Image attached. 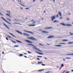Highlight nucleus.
<instances>
[{
    "label": "nucleus",
    "mask_w": 73,
    "mask_h": 73,
    "mask_svg": "<svg viewBox=\"0 0 73 73\" xmlns=\"http://www.w3.org/2000/svg\"><path fill=\"white\" fill-rule=\"evenodd\" d=\"M37 50H38V51H39V52H42V51L38 49H37Z\"/></svg>",
    "instance_id": "b1692460"
},
{
    "label": "nucleus",
    "mask_w": 73,
    "mask_h": 73,
    "mask_svg": "<svg viewBox=\"0 0 73 73\" xmlns=\"http://www.w3.org/2000/svg\"><path fill=\"white\" fill-rule=\"evenodd\" d=\"M66 59H70L71 58H69V57H66Z\"/></svg>",
    "instance_id": "a878e982"
},
{
    "label": "nucleus",
    "mask_w": 73,
    "mask_h": 73,
    "mask_svg": "<svg viewBox=\"0 0 73 73\" xmlns=\"http://www.w3.org/2000/svg\"><path fill=\"white\" fill-rule=\"evenodd\" d=\"M53 29V27H47L45 28V29Z\"/></svg>",
    "instance_id": "6e6552de"
},
{
    "label": "nucleus",
    "mask_w": 73,
    "mask_h": 73,
    "mask_svg": "<svg viewBox=\"0 0 73 73\" xmlns=\"http://www.w3.org/2000/svg\"><path fill=\"white\" fill-rule=\"evenodd\" d=\"M40 45H41V46H42V44H39Z\"/></svg>",
    "instance_id": "3c124183"
},
{
    "label": "nucleus",
    "mask_w": 73,
    "mask_h": 73,
    "mask_svg": "<svg viewBox=\"0 0 73 73\" xmlns=\"http://www.w3.org/2000/svg\"><path fill=\"white\" fill-rule=\"evenodd\" d=\"M70 35H73V34L71 33H70Z\"/></svg>",
    "instance_id": "a19ab883"
},
{
    "label": "nucleus",
    "mask_w": 73,
    "mask_h": 73,
    "mask_svg": "<svg viewBox=\"0 0 73 73\" xmlns=\"http://www.w3.org/2000/svg\"><path fill=\"white\" fill-rule=\"evenodd\" d=\"M38 64H42V62H38Z\"/></svg>",
    "instance_id": "412c9836"
},
{
    "label": "nucleus",
    "mask_w": 73,
    "mask_h": 73,
    "mask_svg": "<svg viewBox=\"0 0 73 73\" xmlns=\"http://www.w3.org/2000/svg\"><path fill=\"white\" fill-rule=\"evenodd\" d=\"M66 20H68V21H69V18H67Z\"/></svg>",
    "instance_id": "f704fd0d"
},
{
    "label": "nucleus",
    "mask_w": 73,
    "mask_h": 73,
    "mask_svg": "<svg viewBox=\"0 0 73 73\" xmlns=\"http://www.w3.org/2000/svg\"><path fill=\"white\" fill-rule=\"evenodd\" d=\"M72 43H73V42H69L68 43V44H72Z\"/></svg>",
    "instance_id": "c85d7f7f"
},
{
    "label": "nucleus",
    "mask_w": 73,
    "mask_h": 73,
    "mask_svg": "<svg viewBox=\"0 0 73 73\" xmlns=\"http://www.w3.org/2000/svg\"><path fill=\"white\" fill-rule=\"evenodd\" d=\"M25 32H27V33H31V34H33V35L34 34V33L31 32V31H25Z\"/></svg>",
    "instance_id": "39448f33"
},
{
    "label": "nucleus",
    "mask_w": 73,
    "mask_h": 73,
    "mask_svg": "<svg viewBox=\"0 0 73 73\" xmlns=\"http://www.w3.org/2000/svg\"><path fill=\"white\" fill-rule=\"evenodd\" d=\"M21 5H22V6H23V7H24V5L22 4H21Z\"/></svg>",
    "instance_id": "a18cd8bd"
},
{
    "label": "nucleus",
    "mask_w": 73,
    "mask_h": 73,
    "mask_svg": "<svg viewBox=\"0 0 73 73\" xmlns=\"http://www.w3.org/2000/svg\"><path fill=\"white\" fill-rule=\"evenodd\" d=\"M11 42H14V43H16V42L13 41V40H12L11 41Z\"/></svg>",
    "instance_id": "72a5a7b5"
},
{
    "label": "nucleus",
    "mask_w": 73,
    "mask_h": 73,
    "mask_svg": "<svg viewBox=\"0 0 73 73\" xmlns=\"http://www.w3.org/2000/svg\"><path fill=\"white\" fill-rule=\"evenodd\" d=\"M50 73V72L48 71V72H46L44 73Z\"/></svg>",
    "instance_id": "58836bf2"
},
{
    "label": "nucleus",
    "mask_w": 73,
    "mask_h": 73,
    "mask_svg": "<svg viewBox=\"0 0 73 73\" xmlns=\"http://www.w3.org/2000/svg\"><path fill=\"white\" fill-rule=\"evenodd\" d=\"M65 72H66V71H64L62 73H64Z\"/></svg>",
    "instance_id": "0e129e2a"
},
{
    "label": "nucleus",
    "mask_w": 73,
    "mask_h": 73,
    "mask_svg": "<svg viewBox=\"0 0 73 73\" xmlns=\"http://www.w3.org/2000/svg\"><path fill=\"white\" fill-rule=\"evenodd\" d=\"M1 19H3V20H4V21H5L6 22V23H7L8 24H9L10 25H12V24H11V23L8 22V21H7V20H6L5 19H4V18H3V17H1Z\"/></svg>",
    "instance_id": "7ed1b4c3"
},
{
    "label": "nucleus",
    "mask_w": 73,
    "mask_h": 73,
    "mask_svg": "<svg viewBox=\"0 0 73 73\" xmlns=\"http://www.w3.org/2000/svg\"><path fill=\"white\" fill-rule=\"evenodd\" d=\"M31 38L28 37V38L30 40H33V41H37V40L36 39V38H35L33 37H31Z\"/></svg>",
    "instance_id": "f257e3e1"
},
{
    "label": "nucleus",
    "mask_w": 73,
    "mask_h": 73,
    "mask_svg": "<svg viewBox=\"0 0 73 73\" xmlns=\"http://www.w3.org/2000/svg\"><path fill=\"white\" fill-rule=\"evenodd\" d=\"M21 9H22V10H23V8L21 7Z\"/></svg>",
    "instance_id": "13d9d810"
},
{
    "label": "nucleus",
    "mask_w": 73,
    "mask_h": 73,
    "mask_svg": "<svg viewBox=\"0 0 73 73\" xmlns=\"http://www.w3.org/2000/svg\"><path fill=\"white\" fill-rule=\"evenodd\" d=\"M3 24H4V25H5V27H6V26H7L4 23H3Z\"/></svg>",
    "instance_id": "09e8293b"
},
{
    "label": "nucleus",
    "mask_w": 73,
    "mask_h": 73,
    "mask_svg": "<svg viewBox=\"0 0 73 73\" xmlns=\"http://www.w3.org/2000/svg\"><path fill=\"white\" fill-rule=\"evenodd\" d=\"M36 23V21H33V23Z\"/></svg>",
    "instance_id": "864d4df0"
},
{
    "label": "nucleus",
    "mask_w": 73,
    "mask_h": 73,
    "mask_svg": "<svg viewBox=\"0 0 73 73\" xmlns=\"http://www.w3.org/2000/svg\"><path fill=\"white\" fill-rule=\"evenodd\" d=\"M27 45H31V46H34V47H35L36 46L32 44H27Z\"/></svg>",
    "instance_id": "f8f14e48"
},
{
    "label": "nucleus",
    "mask_w": 73,
    "mask_h": 73,
    "mask_svg": "<svg viewBox=\"0 0 73 73\" xmlns=\"http://www.w3.org/2000/svg\"><path fill=\"white\" fill-rule=\"evenodd\" d=\"M43 19H44V18H42L41 20H43Z\"/></svg>",
    "instance_id": "338daca9"
},
{
    "label": "nucleus",
    "mask_w": 73,
    "mask_h": 73,
    "mask_svg": "<svg viewBox=\"0 0 73 73\" xmlns=\"http://www.w3.org/2000/svg\"><path fill=\"white\" fill-rule=\"evenodd\" d=\"M56 18V15L52 17H51V21H53Z\"/></svg>",
    "instance_id": "f03ea898"
},
{
    "label": "nucleus",
    "mask_w": 73,
    "mask_h": 73,
    "mask_svg": "<svg viewBox=\"0 0 73 73\" xmlns=\"http://www.w3.org/2000/svg\"><path fill=\"white\" fill-rule=\"evenodd\" d=\"M36 57H40V58H42V57L41 56H36Z\"/></svg>",
    "instance_id": "bb28decb"
},
{
    "label": "nucleus",
    "mask_w": 73,
    "mask_h": 73,
    "mask_svg": "<svg viewBox=\"0 0 73 73\" xmlns=\"http://www.w3.org/2000/svg\"><path fill=\"white\" fill-rule=\"evenodd\" d=\"M24 57L25 58H27V57L26 56H25Z\"/></svg>",
    "instance_id": "5fc2aeb1"
},
{
    "label": "nucleus",
    "mask_w": 73,
    "mask_h": 73,
    "mask_svg": "<svg viewBox=\"0 0 73 73\" xmlns=\"http://www.w3.org/2000/svg\"><path fill=\"white\" fill-rule=\"evenodd\" d=\"M25 9H29V8H25Z\"/></svg>",
    "instance_id": "49530a36"
},
{
    "label": "nucleus",
    "mask_w": 73,
    "mask_h": 73,
    "mask_svg": "<svg viewBox=\"0 0 73 73\" xmlns=\"http://www.w3.org/2000/svg\"><path fill=\"white\" fill-rule=\"evenodd\" d=\"M43 70H44V69H42L41 70H38V72H41V71H43Z\"/></svg>",
    "instance_id": "a211bd4d"
},
{
    "label": "nucleus",
    "mask_w": 73,
    "mask_h": 73,
    "mask_svg": "<svg viewBox=\"0 0 73 73\" xmlns=\"http://www.w3.org/2000/svg\"><path fill=\"white\" fill-rule=\"evenodd\" d=\"M2 54H4V52H2Z\"/></svg>",
    "instance_id": "6e6d98bb"
},
{
    "label": "nucleus",
    "mask_w": 73,
    "mask_h": 73,
    "mask_svg": "<svg viewBox=\"0 0 73 73\" xmlns=\"http://www.w3.org/2000/svg\"><path fill=\"white\" fill-rule=\"evenodd\" d=\"M19 24V25H21V24H20V23H13V24Z\"/></svg>",
    "instance_id": "2eb2a0df"
},
{
    "label": "nucleus",
    "mask_w": 73,
    "mask_h": 73,
    "mask_svg": "<svg viewBox=\"0 0 73 73\" xmlns=\"http://www.w3.org/2000/svg\"><path fill=\"white\" fill-rule=\"evenodd\" d=\"M55 1V0H53V2Z\"/></svg>",
    "instance_id": "052dcab7"
},
{
    "label": "nucleus",
    "mask_w": 73,
    "mask_h": 73,
    "mask_svg": "<svg viewBox=\"0 0 73 73\" xmlns=\"http://www.w3.org/2000/svg\"><path fill=\"white\" fill-rule=\"evenodd\" d=\"M7 37H9V38H11V37L10 36H7Z\"/></svg>",
    "instance_id": "c03bdc74"
},
{
    "label": "nucleus",
    "mask_w": 73,
    "mask_h": 73,
    "mask_svg": "<svg viewBox=\"0 0 73 73\" xmlns=\"http://www.w3.org/2000/svg\"><path fill=\"white\" fill-rule=\"evenodd\" d=\"M25 41H26V42H28L29 43H30L31 44H33V42L29 40H25Z\"/></svg>",
    "instance_id": "20e7f679"
},
{
    "label": "nucleus",
    "mask_w": 73,
    "mask_h": 73,
    "mask_svg": "<svg viewBox=\"0 0 73 73\" xmlns=\"http://www.w3.org/2000/svg\"><path fill=\"white\" fill-rule=\"evenodd\" d=\"M36 53H38V54H41V55H44V54L42 53H40V52H36Z\"/></svg>",
    "instance_id": "9b49d317"
},
{
    "label": "nucleus",
    "mask_w": 73,
    "mask_h": 73,
    "mask_svg": "<svg viewBox=\"0 0 73 73\" xmlns=\"http://www.w3.org/2000/svg\"><path fill=\"white\" fill-rule=\"evenodd\" d=\"M0 15H1V16H3V14H2V13H0Z\"/></svg>",
    "instance_id": "e433bc0d"
},
{
    "label": "nucleus",
    "mask_w": 73,
    "mask_h": 73,
    "mask_svg": "<svg viewBox=\"0 0 73 73\" xmlns=\"http://www.w3.org/2000/svg\"><path fill=\"white\" fill-rule=\"evenodd\" d=\"M36 25H29L30 27H35Z\"/></svg>",
    "instance_id": "f3484780"
},
{
    "label": "nucleus",
    "mask_w": 73,
    "mask_h": 73,
    "mask_svg": "<svg viewBox=\"0 0 73 73\" xmlns=\"http://www.w3.org/2000/svg\"><path fill=\"white\" fill-rule=\"evenodd\" d=\"M59 15H60V16H62V15H61V13L60 12H59Z\"/></svg>",
    "instance_id": "4be33fe9"
},
{
    "label": "nucleus",
    "mask_w": 73,
    "mask_h": 73,
    "mask_svg": "<svg viewBox=\"0 0 73 73\" xmlns=\"http://www.w3.org/2000/svg\"><path fill=\"white\" fill-rule=\"evenodd\" d=\"M6 27H7L8 28V29H9V27H8V26L6 25Z\"/></svg>",
    "instance_id": "c9c22d12"
},
{
    "label": "nucleus",
    "mask_w": 73,
    "mask_h": 73,
    "mask_svg": "<svg viewBox=\"0 0 73 73\" xmlns=\"http://www.w3.org/2000/svg\"><path fill=\"white\" fill-rule=\"evenodd\" d=\"M73 72V70H72V72Z\"/></svg>",
    "instance_id": "774afa93"
},
{
    "label": "nucleus",
    "mask_w": 73,
    "mask_h": 73,
    "mask_svg": "<svg viewBox=\"0 0 73 73\" xmlns=\"http://www.w3.org/2000/svg\"><path fill=\"white\" fill-rule=\"evenodd\" d=\"M15 31L16 32H17V33H20V34H21V35H23V33H21V32L19 31L16 30Z\"/></svg>",
    "instance_id": "1a4fd4ad"
},
{
    "label": "nucleus",
    "mask_w": 73,
    "mask_h": 73,
    "mask_svg": "<svg viewBox=\"0 0 73 73\" xmlns=\"http://www.w3.org/2000/svg\"><path fill=\"white\" fill-rule=\"evenodd\" d=\"M14 47H19V46L16 45H15V46H14Z\"/></svg>",
    "instance_id": "7c9ffc66"
},
{
    "label": "nucleus",
    "mask_w": 73,
    "mask_h": 73,
    "mask_svg": "<svg viewBox=\"0 0 73 73\" xmlns=\"http://www.w3.org/2000/svg\"><path fill=\"white\" fill-rule=\"evenodd\" d=\"M24 54H27L26 53H24Z\"/></svg>",
    "instance_id": "bf43d9fd"
},
{
    "label": "nucleus",
    "mask_w": 73,
    "mask_h": 73,
    "mask_svg": "<svg viewBox=\"0 0 73 73\" xmlns=\"http://www.w3.org/2000/svg\"><path fill=\"white\" fill-rule=\"evenodd\" d=\"M6 40H9L8 39V38L6 37Z\"/></svg>",
    "instance_id": "79ce46f5"
},
{
    "label": "nucleus",
    "mask_w": 73,
    "mask_h": 73,
    "mask_svg": "<svg viewBox=\"0 0 73 73\" xmlns=\"http://www.w3.org/2000/svg\"><path fill=\"white\" fill-rule=\"evenodd\" d=\"M53 23H59L58 21H55L53 22Z\"/></svg>",
    "instance_id": "6ab92c4d"
},
{
    "label": "nucleus",
    "mask_w": 73,
    "mask_h": 73,
    "mask_svg": "<svg viewBox=\"0 0 73 73\" xmlns=\"http://www.w3.org/2000/svg\"><path fill=\"white\" fill-rule=\"evenodd\" d=\"M63 19L62 17H60V19Z\"/></svg>",
    "instance_id": "4d7b16f0"
},
{
    "label": "nucleus",
    "mask_w": 73,
    "mask_h": 73,
    "mask_svg": "<svg viewBox=\"0 0 73 73\" xmlns=\"http://www.w3.org/2000/svg\"><path fill=\"white\" fill-rule=\"evenodd\" d=\"M23 35L24 36H29V35L25 33H24L23 34Z\"/></svg>",
    "instance_id": "0eeeda50"
},
{
    "label": "nucleus",
    "mask_w": 73,
    "mask_h": 73,
    "mask_svg": "<svg viewBox=\"0 0 73 73\" xmlns=\"http://www.w3.org/2000/svg\"><path fill=\"white\" fill-rule=\"evenodd\" d=\"M64 66V64H62V65H61V67L62 68V67H63V66Z\"/></svg>",
    "instance_id": "c756f323"
},
{
    "label": "nucleus",
    "mask_w": 73,
    "mask_h": 73,
    "mask_svg": "<svg viewBox=\"0 0 73 73\" xmlns=\"http://www.w3.org/2000/svg\"><path fill=\"white\" fill-rule=\"evenodd\" d=\"M58 17V15H56V17Z\"/></svg>",
    "instance_id": "8fccbe9b"
},
{
    "label": "nucleus",
    "mask_w": 73,
    "mask_h": 73,
    "mask_svg": "<svg viewBox=\"0 0 73 73\" xmlns=\"http://www.w3.org/2000/svg\"><path fill=\"white\" fill-rule=\"evenodd\" d=\"M6 15L7 16H9V15L8 14H6Z\"/></svg>",
    "instance_id": "37998d69"
},
{
    "label": "nucleus",
    "mask_w": 73,
    "mask_h": 73,
    "mask_svg": "<svg viewBox=\"0 0 73 73\" xmlns=\"http://www.w3.org/2000/svg\"><path fill=\"white\" fill-rule=\"evenodd\" d=\"M68 41V40H63V41Z\"/></svg>",
    "instance_id": "393cba45"
},
{
    "label": "nucleus",
    "mask_w": 73,
    "mask_h": 73,
    "mask_svg": "<svg viewBox=\"0 0 73 73\" xmlns=\"http://www.w3.org/2000/svg\"><path fill=\"white\" fill-rule=\"evenodd\" d=\"M54 37V36H50L48 37H47V38H53V37Z\"/></svg>",
    "instance_id": "423d86ee"
},
{
    "label": "nucleus",
    "mask_w": 73,
    "mask_h": 73,
    "mask_svg": "<svg viewBox=\"0 0 73 73\" xmlns=\"http://www.w3.org/2000/svg\"><path fill=\"white\" fill-rule=\"evenodd\" d=\"M9 34H10V35H11L12 36H13V37H15V38H16V36H15V35H13L12 34V33H10Z\"/></svg>",
    "instance_id": "4468645a"
},
{
    "label": "nucleus",
    "mask_w": 73,
    "mask_h": 73,
    "mask_svg": "<svg viewBox=\"0 0 73 73\" xmlns=\"http://www.w3.org/2000/svg\"><path fill=\"white\" fill-rule=\"evenodd\" d=\"M33 49H36V48H35V47H33Z\"/></svg>",
    "instance_id": "680f3d73"
},
{
    "label": "nucleus",
    "mask_w": 73,
    "mask_h": 73,
    "mask_svg": "<svg viewBox=\"0 0 73 73\" xmlns=\"http://www.w3.org/2000/svg\"><path fill=\"white\" fill-rule=\"evenodd\" d=\"M37 59L38 60H40V59H39L38 58H37Z\"/></svg>",
    "instance_id": "de8ad7c7"
},
{
    "label": "nucleus",
    "mask_w": 73,
    "mask_h": 73,
    "mask_svg": "<svg viewBox=\"0 0 73 73\" xmlns=\"http://www.w3.org/2000/svg\"><path fill=\"white\" fill-rule=\"evenodd\" d=\"M28 52L29 54H31L32 53L31 52H30L29 51H28Z\"/></svg>",
    "instance_id": "4c0bfd02"
},
{
    "label": "nucleus",
    "mask_w": 73,
    "mask_h": 73,
    "mask_svg": "<svg viewBox=\"0 0 73 73\" xmlns=\"http://www.w3.org/2000/svg\"><path fill=\"white\" fill-rule=\"evenodd\" d=\"M61 44H65L66 43H62Z\"/></svg>",
    "instance_id": "603ef678"
},
{
    "label": "nucleus",
    "mask_w": 73,
    "mask_h": 73,
    "mask_svg": "<svg viewBox=\"0 0 73 73\" xmlns=\"http://www.w3.org/2000/svg\"><path fill=\"white\" fill-rule=\"evenodd\" d=\"M66 25V26H67V27H70L71 26H72V25H70L69 24H67Z\"/></svg>",
    "instance_id": "9d476101"
},
{
    "label": "nucleus",
    "mask_w": 73,
    "mask_h": 73,
    "mask_svg": "<svg viewBox=\"0 0 73 73\" xmlns=\"http://www.w3.org/2000/svg\"><path fill=\"white\" fill-rule=\"evenodd\" d=\"M60 24H61V25H64V26H65V25H65L64 24H63V23H60Z\"/></svg>",
    "instance_id": "5701e85b"
},
{
    "label": "nucleus",
    "mask_w": 73,
    "mask_h": 73,
    "mask_svg": "<svg viewBox=\"0 0 73 73\" xmlns=\"http://www.w3.org/2000/svg\"><path fill=\"white\" fill-rule=\"evenodd\" d=\"M35 0H34L33 1V2H35Z\"/></svg>",
    "instance_id": "e2e57ef3"
},
{
    "label": "nucleus",
    "mask_w": 73,
    "mask_h": 73,
    "mask_svg": "<svg viewBox=\"0 0 73 73\" xmlns=\"http://www.w3.org/2000/svg\"><path fill=\"white\" fill-rule=\"evenodd\" d=\"M42 32L43 33H49L47 31H42Z\"/></svg>",
    "instance_id": "ddd939ff"
},
{
    "label": "nucleus",
    "mask_w": 73,
    "mask_h": 73,
    "mask_svg": "<svg viewBox=\"0 0 73 73\" xmlns=\"http://www.w3.org/2000/svg\"><path fill=\"white\" fill-rule=\"evenodd\" d=\"M19 73H21V72L20 71H19Z\"/></svg>",
    "instance_id": "69168bd1"
},
{
    "label": "nucleus",
    "mask_w": 73,
    "mask_h": 73,
    "mask_svg": "<svg viewBox=\"0 0 73 73\" xmlns=\"http://www.w3.org/2000/svg\"><path fill=\"white\" fill-rule=\"evenodd\" d=\"M67 55H73V54H67Z\"/></svg>",
    "instance_id": "473e14b6"
},
{
    "label": "nucleus",
    "mask_w": 73,
    "mask_h": 73,
    "mask_svg": "<svg viewBox=\"0 0 73 73\" xmlns=\"http://www.w3.org/2000/svg\"><path fill=\"white\" fill-rule=\"evenodd\" d=\"M23 54H19V56H20V57H21L22 56H23Z\"/></svg>",
    "instance_id": "cd10ccee"
},
{
    "label": "nucleus",
    "mask_w": 73,
    "mask_h": 73,
    "mask_svg": "<svg viewBox=\"0 0 73 73\" xmlns=\"http://www.w3.org/2000/svg\"><path fill=\"white\" fill-rule=\"evenodd\" d=\"M42 66H45V65L44 64H42Z\"/></svg>",
    "instance_id": "ea45409f"
},
{
    "label": "nucleus",
    "mask_w": 73,
    "mask_h": 73,
    "mask_svg": "<svg viewBox=\"0 0 73 73\" xmlns=\"http://www.w3.org/2000/svg\"><path fill=\"white\" fill-rule=\"evenodd\" d=\"M8 20H9V21H10V22H11V19H9V18H8L7 19Z\"/></svg>",
    "instance_id": "2f4dec72"
},
{
    "label": "nucleus",
    "mask_w": 73,
    "mask_h": 73,
    "mask_svg": "<svg viewBox=\"0 0 73 73\" xmlns=\"http://www.w3.org/2000/svg\"><path fill=\"white\" fill-rule=\"evenodd\" d=\"M55 46H58L59 47H60V46H61L62 45H55Z\"/></svg>",
    "instance_id": "dca6fc26"
},
{
    "label": "nucleus",
    "mask_w": 73,
    "mask_h": 73,
    "mask_svg": "<svg viewBox=\"0 0 73 73\" xmlns=\"http://www.w3.org/2000/svg\"><path fill=\"white\" fill-rule=\"evenodd\" d=\"M16 41L18 42H20V43H22V42L18 40H16Z\"/></svg>",
    "instance_id": "aec40b11"
}]
</instances>
